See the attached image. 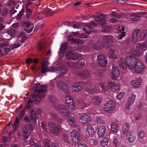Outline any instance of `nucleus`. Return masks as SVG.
<instances>
[{"mask_svg":"<svg viewBox=\"0 0 147 147\" xmlns=\"http://www.w3.org/2000/svg\"><path fill=\"white\" fill-rule=\"evenodd\" d=\"M49 133L52 135H58L60 130V126L53 122H50L49 123Z\"/></svg>","mask_w":147,"mask_h":147,"instance_id":"nucleus-4","label":"nucleus"},{"mask_svg":"<svg viewBox=\"0 0 147 147\" xmlns=\"http://www.w3.org/2000/svg\"><path fill=\"white\" fill-rule=\"evenodd\" d=\"M111 131L116 132L117 131L118 126L115 123L113 122L111 124Z\"/></svg>","mask_w":147,"mask_h":147,"instance_id":"nucleus-42","label":"nucleus"},{"mask_svg":"<svg viewBox=\"0 0 147 147\" xmlns=\"http://www.w3.org/2000/svg\"><path fill=\"white\" fill-rule=\"evenodd\" d=\"M131 21H136L140 18V16L136 13L132 14L131 16Z\"/></svg>","mask_w":147,"mask_h":147,"instance_id":"nucleus-45","label":"nucleus"},{"mask_svg":"<svg viewBox=\"0 0 147 147\" xmlns=\"http://www.w3.org/2000/svg\"><path fill=\"white\" fill-rule=\"evenodd\" d=\"M57 85L59 88H61L65 92H67L68 90V88L66 84L62 81H58L57 83Z\"/></svg>","mask_w":147,"mask_h":147,"instance_id":"nucleus-25","label":"nucleus"},{"mask_svg":"<svg viewBox=\"0 0 147 147\" xmlns=\"http://www.w3.org/2000/svg\"><path fill=\"white\" fill-rule=\"evenodd\" d=\"M147 35V31H145L143 32L140 35V39L143 40L145 38Z\"/></svg>","mask_w":147,"mask_h":147,"instance_id":"nucleus-56","label":"nucleus"},{"mask_svg":"<svg viewBox=\"0 0 147 147\" xmlns=\"http://www.w3.org/2000/svg\"><path fill=\"white\" fill-rule=\"evenodd\" d=\"M120 27H119V29L118 30V34L119 36L118 38L119 39H121L122 37L124 36L125 35V33L124 32V27L123 26H122L121 28L120 29Z\"/></svg>","mask_w":147,"mask_h":147,"instance_id":"nucleus-30","label":"nucleus"},{"mask_svg":"<svg viewBox=\"0 0 147 147\" xmlns=\"http://www.w3.org/2000/svg\"><path fill=\"white\" fill-rule=\"evenodd\" d=\"M140 61L133 55H128L125 59L121 58L119 62V65L120 68L125 70L127 66L130 69H133L137 63Z\"/></svg>","mask_w":147,"mask_h":147,"instance_id":"nucleus-2","label":"nucleus"},{"mask_svg":"<svg viewBox=\"0 0 147 147\" xmlns=\"http://www.w3.org/2000/svg\"><path fill=\"white\" fill-rule=\"evenodd\" d=\"M145 66L142 63L141 61L139 62L135 66L133 69H134L136 72L138 73L141 72L144 69Z\"/></svg>","mask_w":147,"mask_h":147,"instance_id":"nucleus-19","label":"nucleus"},{"mask_svg":"<svg viewBox=\"0 0 147 147\" xmlns=\"http://www.w3.org/2000/svg\"><path fill=\"white\" fill-rule=\"evenodd\" d=\"M136 98V95H133L129 97L126 102L125 108L126 109L129 110L130 107L134 102Z\"/></svg>","mask_w":147,"mask_h":147,"instance_id":"nucleus-18","label":"nucleus"},{"mask_svg":"<svg viewBox=\"0 0 147 147\" xmlns=\"http://www.w3.org/2000/svg\"><path fill=\"white\" fill-rule=\"evenodd\" d=\"M85 90L89 94H92L96 92V88L94 86H92L86 87Z\"/></svg>","mask_w":147,"mask_h":147,"instance_id":"nucleus-27","label":"nucleus"},{"mask_svg":"<svg viewBox=\"0 0 147 147\" xmlns=\"http://www.w3.org/2000/svg\"><path fill=\"white\" fill-rule=\"evenodd\" d=\"M4 50L6 55L11 53V52H10L11 51V47L10 48L5 47L4 48Z\"/></svg>","mask_w":147,"mask_h":147,"instance_id":"nucleus-57","label":"nucleus"},{"mask_svg":"<svg viewBox=\"0 0 147 147\" xmlns=\"http://www.w3.org/2000/svg\"><path fill=\"white\" fill-rule=\"evenodd\" d=\"M22 133L24 139H28L29 136V134L28 132V129L26 127H24L22 129Z\"/></svg>","mask_w":147,"mask_h":147,"instance_id":"nucleus-32","label":"nucleus"},{"mask_svg":"<svg viewBox=\"0 0 147 147\" xmlns=\"http://www.w3.org/2000/svg\"><path fill=\"white\" fill-rule=\"evenodd\" d=\"M113 40L112 36L110 35H108L103 37L102 41L104 46L106 45L108 46L112 43Z\"/></svg>","mask_w":147,"mask_h":147,"instance_id":"nucleus-14","label":"nucleus"},{"mask_svg":"<svg viewBox=\"0 0 147 147\" xmlns=\"http://www.w3.org/2000/svg\"><path fill=\"white\" fill-rule=\"evenodd\" d=\"M82 57L81 54H79L72 50L69 51L65 55V58L67 59H71L73 60H78Z\"/></svg>","mask_w":147,"mask_h":147,"instance_id":"nucleus-5","label":"nucleus"},{"mask_svg":"<svg viewBox=\"0 0 147 147\" xmlns=\"http://www.w3.org/2000/svg\"><path fill=\"white\" fill-rule=\"evenodd\" d=\"M102 18L103 16L102 15H99L97 16H95L93 17V18L95 19L97 22L103 26L105 25L106 21L104 18Z\"/></svg>","mask_w":147,"mask_h":147,"instance_id":"nucleus-23","label":"nucleus"},{"mask_svg":"<svg viewBox=\"0 0 147 147\" xmlns=\"http://www.w3.org/2000/svg\"><path fill=\"white\" fill-rule=\"evenodd\" d=\"M102 31L103 32L105 33H109L111 31V28L109 26H105L104 25L102 27Z\"/></svg>","mask_w":147,"mask_h":147,"instance_id":"nucleus-52","label":"nucleus"},{"mask_svg":"<svg viewBox=\"0 0 147 147\" xmlns=\"http://www.w3.org/2000/svg\"><path fill=\"white\" fill-rule=\"evenodd\" d=\"M109 56L110 58L113 59H116L117 58L115 51L112 49H110L109 51Z\"/></svg>","mask_w":147,"mask_h":147,"instance_id":"nucleus-36","label":"nucleus"},{"mask_svg":"<svg viewBox=\"0 0 147 147\" xmlns=\"http://www.w3.org/2000/svg\"><path fill=\"white\" fill-rule=\"evenodd\" d=\"M25 113V111L24 110H21L19 113V115L16 117H18L19 119V121L22 119L24 116Z\"/></svg>","mask_w":147,"mask_h":147,"instance_id":"nucleus-50","label":"nucleus"},{"mask_svg":"<svg viewBox=\"0 0 147 147\" xmlns=\"http://www.w3.org/2000/svg\"><path fill=\"white\" fill-rule=\"evenodd\" d=\"M30 144L32 147H39L37 143L35 142L33 139H31L30 140Z\"/></svg>","mask_w":147,"mask_h":147,"instance_id":"nucleus-53","label":"nucleus"},{"mask_svg":"<svg viewBox=\"0 0 147 147\" xmlns=\"http://www.w3.org/2000/svg\"><path fill=\"white\" fill-rule=\"evenodd\" d=\"M140 29H137L134 31L132 35V41L134 42H135L137 41V35L138 33L140 31Z\"/></svg>","mask_w":147,"mask_h":147,"instance_id":"nucleus-33","label":"nucleus"},{"mask_svg":"<svg viewBox=\"0 0 147 147\" xmlns=\"http://www.w3.org/2000/svg\"><path fill=\"white\" fill-rule=\"evenodd\" d=\"M95 74L98 76L101 77L104 75V71L103 70H96L94 71Z\"/></svg>","mask_w":147,"mask_h":147,"instance_id":"nucleus-48","label":"nucleus"},{"mask_svg":"<svg viewBox=\"0 0 147 147\" xmlns=\"http://www.w3.org/2000/svg\"><path fill=\"white\" fill-rule=\"evenodd\" d=\"M136 138V136L132 132H129L127 135V139L130 143H132L135 140Z\"/></svg>","mask_w":147,"mask_h":147,"instance_id":"nucleus-22","label":"nucleus"},{"mask_svg":"<svg viewBox=\"0 0 147 147\" xmlns=\"http://www.w3.org/2000/svg\"><path fill=\"white\" fill-rule=\"evenodd\" d=\"M55 109L57 110L61 115L64 117H66L70 114L68 109L63 104H58Z\"/></svg>","mask_w":147,"mask_h":147,"instance_id":"nucleus-6","label":"nucleus"},{"mask_svg":"<svg viewBox=\"0 0 147 147\" xmlns=\"http://www.w3.org/2000/svg\"><path fill=\"white\" fill-rule=\"evenodd\" d=\"M91 119V117L90 115L85 114L80 117L79 121L80 123H84L90 121Z\"/></svg>","mask_w":147,"mask_h":147,"instance_id":"nucleus-16","label":"nucleus"},{"mask_svg":"<svg viewBox=\"0 0 147 147\" xmlns=\"http://www.w3.org/2000/svg\"><path fill=\"white\" fill-rule=\"evenodd\" d=\"M142 80L140 78L136 79L135 81H131V83L135 88H138L140 86Z\"/></svg>","mask_w":147,"mask_h":147,"instance_id":"nucleus-31","label":"nucleus"},{"mask_svg":"<svg viewBox=\"0 0 147 147\" xmlns=\"http://www.w3.org/2000/svg\"><path fill=\"white\" fill-rule=\"evenodd\" d=\"M72 36H73L81 38H87V36L83 34H80L77 31L76 32H73Z\"/></svg>","mask_w":147,"mask_h":147,"instance_id":"nucleus-34","label":"nucleus"},{"mask_svg":"<svg viewBox=\"0 0 147 147\" xmlns=\"http://www.w3.org/2000/svg\"><path fill=\"white\" fill-rule=\"evenodd\" d=\"M67 65L70 68L75 69L77 68L76 65V62L73 63L71 62H69L67 63Z\"/></svg>","mask_w":147,"mask_h":147,"instance_id":"nucleus-47","label":"nucleus"},{"mask_svg":"<svg viewBox=\"0 0 147 147\" xmlns=\"http://www.w3.org/2000/svg\"><path fill=\"white\" fill-rule=\"evenodd\" d=\"M20 44L18 43L12 45L11 47L12 49L13 50L15 49L20 47Z\"/></svg>","mask_w":147,"mask_h":147,"instance_id":"nucleus-58","label":"nucleus"},{"mask_svg":"<svg viewBox=\"0 0 147 147\" xmlns=\"http://www.w3.org/2000/svg\"><path fill=\"white\" fill-rule=\"evenodd\" d=\"M147 42L138 43L137 45V49L132 51V54L135 56L140 57L142 55V51L146 50Z\"/></svg>","mask_w":147,"mask_h":147,"instance_id":"nucleus-3","label":"nucleus"},{"mask_svg":"<svg viewBox=\"0 0 147 147\" xmlns=\"http://www.w3.org/2000/svg\"><path fill=\"white\" fill-rule=\"evenodd\" d=\"M55 12V11L54 10L48 8H46L44 11V13L47 15V16H51Z\"/></svg>","mask_w":147,"mask_h":147,"instance_id":"nucleus-40","label":"nucleus"},{"mask_svg":"<svg viewBox=\"0 0 147 147\" xmlns=\"http://www.w3.org/2000/svg\"><path fill=\"white\" fill-rule=\"evenodd\" d=\"M30 118L33 122H35V123L37 124L36 113L33 110H32L30 112Z\"/></svg>","mask_w":147,"mask_h":147,"instance_id":"nucleus-38","label":"nucleus"},{"mask_svg":"<svg viewBox=\"0 0 147 147\" xmlns=\"http://www.w3.org/2000/svg\"><path fill=\"white\" fill-rule=\"evenodd\" d=\"M96 26V24L94 22H91L90 24H87L82 29L86 34H89L91 33L94 27Z\"/></svg>","mask_w":147,"mask_h":147,"instance_id":"nucleus-13","label":"nucleus"},{"mask_svg":"<svg viewBox=\"0 0 147 147\" xmlns=\"http://www.w3.org/2000/svg\"><path fill=\"white\" fill-rule=\"evenodd\" d=\"M144 132L142 130L140 131L139 133V138L142 139L144 137Z\"/></svg>","mask_w":147,"mask_h":147,"instance_id":"nucleus-60","label":"nucleus"},{"mask_svg":"<svg viewBox=\"0 0 147 147\" xmlns=\"http://www.w3.org/2000/svg\"><path fill=\"white\" fill-rule=\"evenodd\" d=\"M86 131L90 135H92L94 134V131L91 125L89 124L87 125Z\"/></svg>","mask_w":147,"mask_h":147,"instance_id":"nucleus-35","label":"nucleus"},{"mask_svg":"<svg viewBox=\"0 0 147 147\" xmlns=\"http://www.w3.org/2000/svg\"><path fill=\"white\" fill-rule=\"evenodd\" d=\"M24 121L26 122V123L29 125L31 123V121L30 119L27 116H26L24 119Z\"/></svg>","mask_w":147,"mask_h":147,"instance_id":"nucleus-61","label":"nucleus"},{"mask_svg":"<svg viewBox=\"0 0 147 147\" xmlns=\"http://www.w3.org/2000/svg\"><path fill=\"white\" fill-rule=\"evenodd\" d=\"M49 98L51 105L55 109L58 105L56 96L54 95H51L49 96Z\"/></svg>","mask_w":147,"mask_h":147,"instance_id":"nucleus-17","label":"nucleus"},{"mask_svg":"<svg viewBox=\"0 0 147 147\" xmlns=\"http://www.w3.org/2000/svg\"><path fill=\"white\" fill-rule=\"evenodd\" d=\"M75 119L73 116H70L67 119V122L69 125H73L75 123Z\"/></svg>","mask_w":147,"mask_h":147,"instance_id":"nucleus-43","label":"nucleus"},{"mask_svg":"<svg viewBox=\"0 0 147 147\" xmlns=\"http://www.w3.org/2000/svg\"><path fill=\"white\" fill-rule=\"evenodd\" d=\"M49 64L48 61L46 60L44 61L41 66V72L42 74H44L48 71L54 72L55 70L53 67H47V66Z\"/></svg>","mask_w":147,"mask_h":147,"instance_id":"nucleus-11","label":"nucleus"},{"mask_svg":"<svg viewBox=\"0 0 147 147\" xmlns=\"http://www.w3.org/2000/svg\"><path fill=\"white\" fill-rule=\"evenodd\" d=\"M84 42V41L83 40L78 39L74 40L71 42L72 44L73 45H75V47L77 49H79V46L81 45L80 44L83 43Z\"/></svg>","mask_w":147,"mask_h":147,"instance_id":"nucleus-24","label":"nucleus"},{"mask_svg":"<svg viewBox=\"0 0 147 147\" xmlns=\"http://www.w3.org/2000/svg\"><path fill=\"white\" fill-rule=\"evenodd\" d=\"M78 75L82 78H85L89 77L90 76V74L89 71L86 69H83L78 72Z\"/></svg>","mask_w":147,"mask_h":147,"instance_id":"nucleus-20","label":"nucleus"},{"mask_svg":"<svg viewBox=\"0 0 147 147\" xmlns=\"http://www.w3.org/2000/svg\"><path fill=\"white\" fill-rule=\"evenodd\" d=\"M116 106L115 102L113 100H110L106 103L104 107L105 111L108 113L113 111Z\"/></svg>","mask_w":147,"mask_h":147,"instance_id":"nucleus-8","label":"nucleus"},{"mask_svg":"<svg viewBox=\"0 0 147 147\" xmlns=\"http://www.w3.org/2000/svg\"><path fill=\"white\" fill-rule=\"evenodd\" d=\"M124 95V93L123 92H121L118 93L117 95V98L119 99H120L122 98Z\"/></svg>","mask_w":147,"mask_h":147,"instance_id":"nucleus-59","label":"nucleus"},{"mask_svg":"<svg viewBox=\"0 0 147 147\" xmlns=\"http://www.w3.org/2000/svg\"><path fill=\"white\" fill-rule=\"evenodd\" d=\"M46 43L45 42L41 41L38 45L37 50L38 51H42L43 53H44L46 51Z\"/></svg>","mask_w":147,"mask_h":147,"instance_id":"nucleus-26","label":"nucleus"},{"mask_svg":"<svg viewBox=\"0 0 147 147\" xmlns=\"http://www.w3.org/2000/svg\"><path fill=\"white\" fill-rule=\"evenodd\" d=\"M84 87V84L83 82H78L73 84L71 88L73 91H78L82 90Z\"/></svg>","mask_w":147,"mask_h":147,"instance_id":"nucleus-12","label":"nucleus"},{"mask_svg":"<svg viewBox=\"0 0 147 147\" xmlns=\"http://www.w3.org/2000/svg\"><path fill=\"white\" fill-rule=\"evenodd\" d=\"M59 73V76L62 77L67 72V70L65 68H62L60 69V70H58Z\"/></svg>","mask_w":147,"mask_h":147,"instance_id":"nucleus-49","label":"nucleus"},{"mask_svg":"<svg viewBox=\"0 0 147 147\" xmlns=\"http://www.w3.org/2000/svg\"><path fill=\"white\" fill-rule=\"evenodd\" d=\"M51 116L52 118L55 119L56 120H58L59 119V117L58 115L54 113H51Z\"/></svg>","mask_w":147,"mask_h":147,"instance_id":"nucleus-63","label":"nucleus"},{"mask_svg":"<svg viewBox=\"0 0 147 147\" xmlns=\"http://www.w3.org/2000/svg\"><path fill=\"white\" fill-rule=\"evenodd\" d=\"M68 45V44L67 42H65L61 44L58 53L63 54L65 53L67 49Z\"/></svg>","mask_w":147,"mask_h":147,"instance_id":"nucleus-28","label":"nucleus"},{"mask_svg":"<svg viewBox=\"0 0 147 147\" xmlns=\"http://www.w3.org/2000/svg\"><path fill=\"white\" fill-rule=\"evenodd\" d=\"M129 125L128 123H125L122 126V131L124 133H127L129 129Z\"/></svg>","mask_w":147,"mask_h":147,"instance_id":"nucleus-37","label":"nucleus"},{"mask_svg":"<svg viewBox=\"0 0 147 147\" xmlns=\"http://www.w3.org/2000/svg\"><path fill=\"white\" fill-rule=\"evenodd\" d=\"M34 87L36 89L32 94V101L36 104H38L45 95L47 88L46 86H41L39 83L35 84Z\"/></svg>","mask_w":147,"mask_h":147,"instance_id":"nucleus-1","label":"nucleus"},{"mask_svg":"<svg viewBox=\"0 0 147 147\" xmlns=\"http://www.w3.org/2000/svg\"><path fill=\"white\" fill-rule=\"evenodd\" d=\"M8 32L10 35L11 36H13L15 35L16 31L14 29H12L9 30Z\"/></svg>","mask_w":147,"mask_h":147,"instance_id":"nucleus-62","label":"nucleus"},{"mask_svg":"<svg viewBox=\"0 0 147 147\" xmlns=\"http://www.w3.org/2000/svg\"><path fill=\"white\" fill-rule=\"evenodd\" d=\"M119 73L117 67L113 65L111 71V76L113 78L116 79L119 76Z\"/></svg>","mask_w":147,"mask_h":147,"instance_id":"nucleus-15","label":"nucleus"},{"mask_svg":"<svg viewBox=\"0 0 147 147\" xmlns=\"http://www.w3.org/2000/svg\"><path fill=\"white\" fill-rule=\"evenodd\" d=\"M109 142V139L107 138L103 139L101 142V144L102 146H105L107 145Z\"/></svg>","mask_w":147,"mask_h":147,"instance_id":"nucleus-54","label":"nucleus"},{"mask_svg":"<svg viewBox=\"0 0 147 147\" xmlns=\"http://www.w3.org/2000/svg\"><path fill=\"white\" fill-rule=\"evenodd\" d=\"M76 67L79 68H82L85 65V61H80L76 62Z\"/></svg>","mask_w":147,"mask_h":147,"instance_id":"nucleus-44","label":"nucleus"},{"mask_svg":"<svg viewBox=\"0 0 147 147\" xmlns=\"http://www.w3.org/2000/svg\"><path fill=\"white\" fill-rule=\"evenodd\" d=\"M23 28L27 33H30L32 31L34 27L33 23L30 22H24L22 23Z\"/></svg>","mask_w":147,"mask_h":147,"instance_id":"nucleus-9","label":"nucleus"},{"mask_svg":"<svg viewBox=\"0 0 147 147\" xmlns=\"http://www.w3.org/2000/svg\"><path fill=\"white\" fill-rule=\"evenodd\" d=\"M100 99L98 97L96 96L92 100V103L94 104L98 105L100 102Z\"/></svg>","mask_w":147,"mask_h":147,"instance_id":"nucleus-51","label":"nucleus"},{"mask_svg":"<svg viewBox=\"0 0 147 147\" xmlns=\"http://www.w3.org/2000/svg\"><path fill=\"white\" fill-rule=\"evenodd\" d=\"M104 46L102 41L99 40L94 43L93 46L94 49L95 50H100Z\"/></svg>","mask_w":147,"mask_h":147,"instance_id":"nucleus-29","label":"nucleus"},{"mask_svg":"<svg viewBox=\"0 0 147 147\" xmlns=\"http://www.w3.org/2000/svg\"><path fill=\"white\" fill-rule=\"evenodd\" d=\"M19 121L18 118L16 117L14 123L13 125V129L14 131H16L19 127Z\"/></svg>","mask_w":147,"mask_h":147,"instance_id":"nucleus-39","label":"nucleus"},{"mask_svg":"<svg viewBox=\"0 0 147 147\" xmlns=\"http://www.w3.org/2000/svg\"><path fill=\"white\" fill-rule=\"evenodd\" d=\"M46 124L45 122L44 121H42L41 123V125L40 127L44 131L46 130Z\"/></svg>","mask_w":147,"mask_h":147,"instance_id":"nucleus-64","label":"nucleus"},{"mask_svg":"<svg viewBox=\"0 0 147 147\" xmlns=\"http://www.w3.org/2000/svg\"><path fill=\"white\" fill-rule=\"evenodd\" d=\"M70 137L71 142L75 144H78L82 139L81 135L79 132L74 130L71 132Z\"/></svg>","mask_w":147,"mask_h":147,"instance_id":"nucleus-7","label":"nucleus"},{"mask_svg":"<svg viewBox=\"0 0 147 147\" xmlns=\"http://www.w3.org/2000/svg\"><path fill=\"white\" fill-rule=\"evenodd\" d=\"M115 83L113 82H109L107 84V86L108 88L110 89H113Z\"/></svg>","mask_w":147,"mask_h":147,"instance_id":"nucleus-55","label":"nucleus"},{"mask_svg":"<svg viewBox=\"0 0 147 147\" xmlns=\"http://www.w3.org/2000/svg\"><path fill=\"white\" fill-rule=\"evenodd\" d=\"M97 59L98 64L101 66L104 67L106 66L108 61L105 56L102 54L98 55Z\"/></svg>","mask_w":147,"mask_h":147,"instance_id":"nucleus-10","label":"nucleus"},{"mask_svg":"<svg viewBox=\"0 0 147 147\" xmlns=\"http://www.w3.org/2000/svg\"><path fill=\"white\" fill-rule=\"evenodd\" d=\"M106 129L105 126L100 125L98 128L97 132V134L99 137L103 136L105 134Z\"/></svg>","mask_w":147,"mask_h":147,"instance_id":"nucleus-21","label":"nucleus"},{"mask_svg":"<svg viewBox=\"0 0 147 147\" xmlns=\"http://www.w3.org/2000/svg\"><path fill=\"white\" fill-rule=\"evenodd\" d=\"M88 105V104L83 101H80L79 102V106L81 109L86 107Z\"/></svg>","mask_w":147,"mask_h":147,"instance_id":"nucleus-46","label":"nucleus"},{"mask_svg":"<svg viewBox=\"0 0 147 147\" xmlns=\"http://www.w3.org/2000/svg\"><path fill=\"white\" fill-rule=\"evenodd\" d=\"M66 104L68 107L71 109L74 108L75 107L74 102L73 100H69V101H66Z\"/></svg>","mask_w":147,"mask_h":147,"instance_id":"nucleus-41","label":"nucleus"}]
</instances>
